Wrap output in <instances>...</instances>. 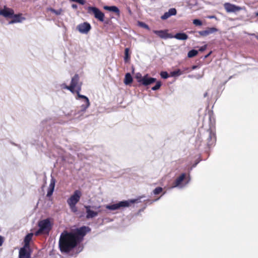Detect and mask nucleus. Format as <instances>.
Here are the masks:
<instances>
[{"label": "nucleus", "instance_id": "f257e3e1", "mask_svg": "<svg viewBox=\"0 0 258 258\" xmlns=\"http://www.w3.org/2000/svg\"><path fill=\"white\" fill-rule=\"evenodd\" d=\"M90 231V228L86 226L71 232L63 231L60 235L58 242L60 251L62 253H69L82 241L84 237Z\"/></svg>", "mask_w": 258, "mask_h": 258}, {"label": "nucleus", "instance_id": "f03ea898", "mask_svg": "<svg viewBox=\"0 0 258 258\" xmlns=\"http://www.w3.org/2000/svg\"><path fill=\"white\" fill-rule=\"evenodd\" d=\"M52 225L53 223L51 222L49 218L40 220L38 223L39 228L35 232V235H48L52 228Z\"/></svg>", "mask_w": 258, "mask_h": 258}, {"label": "nucleus", "instance_id": "7ed1b4c3", "mask_svg": "<svg viewBox=\"0 0 258 258\" xmlns=\"http://www.w3.org/2000/svg\"><path fill=\"white\" fill-rule=\"evenodd\" d=\"M82 196V192L80 190H76L72 195L67 200V203L73 213H76L78 209L76 207L77 204L79 202Z\"/></svg>", "mask_w": 258, "mask_h": 258}, {"label": "nucleus", "instance_id": "20e7f679", "mask_svg": "<svg viewBox=\"0 0 258 258\" xmlns=\"http://www.w3.org/2000/svg\"><path fill=\"white\" fill-rule=\"evenodd\" d=\"M137 201V200H133L131 201H120L116 204L106 205L105 208L110 211H114L119 209L121 208L128 207L131 205V204H134L136 203Z\"/></svg>", "mask_w": 258, "mask_h": 258}, {"label": "nucleus", "instance_id": "39448f33", "mask_svg": "<svg viewBox=\"0 0 258 258\" xmlns=\"http://www.w3.org/2000/svg\"><path fill=\"white\" fill-rule=\"evenodd\" d=\"M80 78L78 74H76L71 80V83L70 87H67L68 90L70 91L72 93H75V90H78L79 86L80 89H82L81 82L79 81Z\"/></svg>", "mask_w": 258, "mask_h": 258}, {"label": "nucleus", "instance_id": "423d86ee", "mask_svg": "<svg viewBox=\"0 0 258 258\" xmlns=\"http://www.w3.org/2000/svg\"><path fill=\"white\" fill-rule=\"evenodd\" d=\"M88 12L89 14H93L94 17L100 22L104 21L105 15L98 8L94 7H89Z\"/></svg>", "mask_w": 258, "mask_h": 258}, {"label": "nucleus", "instance_id": "0eeeda50", "mask_svg": "<svg viewBox=\"0 0 258 258\" xmlns=\"http://www.w3.org/2000/svg\"><path fill=\"white\" fill-rule=\"evenodd\" d=\"M224 8L227 13H235L241 11L242 8L239 6H236L229 3L224 4Z\"/></svg>", "mask_w": 258, "mask_h": 258}, {"label": "nucleus", "instance_id": "6e6552de", "mask_svg": "<svg viewBox=\"0 0 258 258\" xmlns=\"http://www.w3.org/2000/svg\"><path fill=\"white\" fill-rule=\"evenodd\" d=\"M81 89H80V87L79 86L78 90H75V93H77L78 98L83 99L85 100V104H83L81 106L82 110L85 111L86 110L87 108H88L89 107L90 104L89 100L87 97L83 95H81L80 94Z\"/></svg>", "mask_w": 258, "mask_h": 258}, {"label": "nucleus", "instance_id": "1a4fd4ad", "mask_svg": "<svg viewBox=\"0 0 258 258\" xmlns=\"http://www.w3.org/2000/svg\"><path fill=\"white\" fill-rule=\"evenodd\" d=\"M153 33L156 34L160 38L162 39L171 38H173V36L169 33H168L167 30H153Z\"/></svg>", "mask_w": 258, "mask_h": 258}, {"label": "nucleus", "instance_id": "9d476101", "mask_svg": "<svg viewBox=\"0 0 258 258\" xmlns=\"http://www.w3.org/2000/svg\"><path fill=\"white\" fill-rule=\"evenodd\" d=\"M0 15L6 18H11L14 15V10L5 6L4 9L0 10Z\"/></svg>", "mask_w": 258, "mask_h": 258}, {"label": "nucleus", "instance_id": "9b49d317", "mask_svg": "<svg viewBox=\"0 0 258 258\" xmlns=\"http://www.w3.org/2000/svg\"><path fill=\"white\" fill-rule=\"evenodd\" d=\"M77 28L80 32L82 33H87L90 30L91 27L89 23L84 22L79 25Z\"/></svg>", "mask_w": 258, "mask_h": 258}, {"label": "nucleus", "instance_id": "f8f14e48", "mask_svg": "<svg viewBox=\"0 0 258 258\" xmlns=\"http://www.w3.org/2000/svg\"><path fill=\"white\" fill-rule=\"evenodd\" d=\"M84 207L86 209V217L87 219L94 218L98 215V212L92 210L90 206H85Z\"/></svg>", "mask_w": 258, "mask_h": 258}, {"label": "nucleus", "instance_id": "ddd939ff", "mask_svg": "<svg viewBox=\"0 0 258 258\" xmlns=\"http://www.w3.org/2000/svg\"><path fill=\"white\" fill-rule=\"evenodd\" d=\"M29 249L25 247L21 248L19 250V258H31V253L28 250Z\"/></svg>", "mask_w": 258, "mask_h": 258}, {"label": "nucleus", "instance_id": "4468645a", "mask_svg": "<svg viewBox=\"0 0 258 258\" xmlns=\"http://www.w3.org/2000/svg\"><path fill=\"white\" fill-rule=\"evenodd\" d=\"M218 31V29L214 27H208L203 31H199L198 33L200 36L205 37L211 34L214 33Z\"/></svg>", "mask_w": 258, "mask_h": 258}, {"label": "nucleus", "instance_id": "2eb2a0df", "mask_svg": "<svg viewBox=\"0 0 258 258\" xmlns=\"http://www.w3.org/2000/svg\"><path fill=\"white\" fill-rule=\"evenodd\" d=\"M141 81L144 86H147L155 82L156 79L154 78L149 77L148 75H146L143 77V79Z\"/></svg>", "mask_w": 258, "mask_h": 258}, {"label": "nucleus", "instance_id": "dca6fc26", "mask_svg": "<svg viewBox=\"0 0 258 258\" xmlns=\"http://www.w3.org/2000/svg\"><path fill=\"white\" fill-rule=\"evenodd\" d=\"M216 141V137L214 134L211 131L210 132L209 137L207 139V145L210 148L211 146L214 145Z\"/></svg>", "mask_w": 258, "mask_h": 258}, {"label": "nucleus", "instance_id": "f3484780", "mask_svg": "<svg viewBox=\"0 0 258 258\" xmlns=\"http://www.w3.org/2000/svg\"><path fill=\"white\" fill-rule=\"evenodd\" d=\"M186 178V174L182 173L173 183V187L179 186Z\"/></svg>", "mask_w": 258, "mask_h": 258}, {"label": "nucleus", "instance_id": "a211bd4d", "mask_svg": "<svg viewBox=\"0 0 258 258\" xmlns=\"http://www.w3.org/2000/svg\"><path fill=\"white\" fill-rule=\"evenodd\" d=\"M33 237V233L28 234L24 238V246L23 247L29 248L30 242L32 240Z\"/></svg>", "mask_w": 258, "mask_h": 258}, {"label": "nucleus", "instance_id": "6ab92c4d", "mask_svg": "<svg viewBox=\"0 0 258 258\" xmlns=\"http://www.w3.org/2000/svg\"><path fill=\"white\" fill-rule=\"evenodd\" d=\"M173 37L178 40H185L188 38V36L184 33H177Z\"/></svg>", "mask_w": 258, "mask_h": 258}, {"label": "nucleus", "instance_id": "aec40b11", "mask_svg": "<svg viewBox=\"0 0 258 258\" xmlns=\"http://www.w3.org/2000/svg\"><path fill=\"white\" fill-rule=\"evenodd\" d=\"M104 9L105 10H107L110 12H113L117 14H119V10L116 6H105L103 7Z\"/></svg>", "mask_w": 258, "mask_h": 258}, {"label": "nucleus", "instance_id": "412c9836", "mask_svg": "<svg viewBox=\"0 0 258 258\" xmlns=\"http://www.w3.org/2000/svg\"><path fill=\"white\" fill-rule=\"evenodd\" d=\"M21 15V14L15 15L14 14L13 17L12 18L13 19L9 22V24L21 22V19L22 18Z\"/></svg>", "mask_w": 258, "mask_h": 258}, {"label": "nucleus", "instance_id": "4be33fe9", "mask_svg": "<svg viewBox=\"0 0 258 258\" xmlns=\"http://www.w3.org/2000/svg\"><path fill=\"white\" fill-rule=\"evenodd\" d=\"M133 82V78L131 75L130 73H126L125 75L124 80V83L125 85H129Z\"/></svg>", "mask_w": 258, "mask_h": 258}, {"label": "nucleus", "instance_id": "5701e85b", "mask_svg": "<svg viewBox=\"0 0 258 258\" xmlns=\"http://www.w3.org/2000/svg\"><path fill=\"white\" fill-rule=\"evenodd\" d=\"M47 11H50V12H51L52 13L55 14L56 15H61L62 12V9H60L59 10H56L53 8H48L47 9Z\"/></svg>", "mask_w": 258, "mask_h": 258}, {"label": "nucleus", "instance_id": "b1692460", "mask_svg": "<svg viewBox=\"0 0 258 258\" xmlns=\"http://www.w3.org/2000/svg\"><path fill=\"white\" fill-rule=\"evenodd\" d=\"M198 52L197 50L195 49H192L188 51L187 53V56L189 58L193 57L197 55Z\"/></svg>", "mask_w": 258, "mask_h": 258}, {"label": "nucleus", "instance_id": "393cba45", "mask_svg": "<svg viewBox=\"0 0 258 258\" xmlns=\"http://www.w3.org/2000/svg\"><path fill=\"white\" fill-rule=\"evenodd\" d=\"M129 51L130 49L128 48H126L124 50V61L125 62L127 61V60L130 59L129 55Z\"/></svg>", "mask_w": 258, "mask_h": 258}, {"label": "nucleus", "instance_id": "a878e982", "mask_svg": "<svg viewBox=\"0 0 258 258\" xmlns=\"http://www.w3.org/2000/svg\"><path fill=\"white\" fill-rule=\"evenodd\" d=\"M55 179L54 178H51L50 180V183L49 184L48 188L54 189L55 187Z\"/></svg>", "mask_w": 258, "mask_h": 258}, {"label": "nucleus", "instance_id": "bb28decb", "mask_svg": "<svg viewBox=\"0 0 258 258\" xmlns=\"http://www.w3.org/2000/svg\"><path fill=\"white\" fill-rule=\"evenodd\" d=\"M163 191V188L161 187H157L153 190L154 195H159Z\"/></svg>", "mask_w": 258, "mask_h": 258}, {"label": "nucleus", "instance_id": "cd10ccee", "mask_svg": "<svg viewBox=\"0 0 258 258\" xmlns=\"http://www.w3.org/2000/svg\"><path fill=\"white\" fill-rule=\"evenodd\" d=\"M161 86V82L160 81H158L156 82V84L155 86L152 88V90L153 91H156L158 90Z\"/></svg>", "mask_w": 258, "mask_h": 258}, {"label": "nucleus", "instance_id": "c85d7f7f", "mask_svg": "<svg viewBox=\"0 0 258 258\" xmlns=\"http://www.w3.org/2000/svg\"><path fill=\"white\" fill-rule=\"evenodd\" d=\"M168 12L171 16H174L176 14V10L175 8H171L169 10Z\"/></svg>", "mask_w": 258, "mask_h": 258}, {"label": "nucleus", "instance_id": "c756f323", "mask_svg": "<svg viewBox=\"0 0 258 258\" xmlns=\"http://www.w3.org/2000/svg\"><path fill=\"white\" fill-rule=\"evenodd\" d=\"M135 77H136V79L137 80V81H138V82L139 83H142V81L141 80L143 79V77L142 76L141 74L137 73L136 74Z\"/></svg>", "mask_w": 258, "mask_h": 258}, {"label": "nucleus", "instance_id": "7c9ffc66", "mask_svg": "<svg viewBox=\"0 0 258 258\" xmlns=\"http://www.w3.org/2000/svg\"><path fill=\"white\" fill-rule=\"evenodd\" d=\"M193 23L196 26H201L202 25V21L199 19L194 20Z\"/></svg>", "mask_w": 258, "mask_h": 258}, {"label": "nucleus", "instance_id": "2f4dec72", "mask_svg": "<svg viewBox=\"0 0 258 258\" xmlns=\"http://www.w3.org/2000/svg\"><path fill=\"white\" fill-rule=\"evenodd\" d=\"M160 76L163 79H167L169 77L168 74L166 72H162L160 73Z\"/></svg>", "mask_w": 258, "mask_h": 258}, {"label": "nucleus", "instance_id": "473e14b6", "mask_svg": "<svg viewBox=\"0 0 258 258\" xmlns=\"http://www.w3.org/2000/svg\"><path fill=\"white\" fill-rule=\"evenodd\" d=\"M171 16L169 14H168V12H166L163 15H162L161 16V19L162 20H166L167 19V18H168L169 17H170Z\"/></svg>", "mask_w": 258, "mask_h": 258}, {"label": "nucleus", "instance_id": "72a5a7b5", "mask_svg": "<svg viewBox=\"0 0 258 258\" xmlns=\"http://www.w3.org/2000/svg\"><path fill=\"white\" fill-rule=\"evenodd\" d=\"M53 189L48 188L47 190V197H51L53 194Z\"/></svg>", "mask_w": 258, "mask_h": 258}, {"label": "nucleus", "instance_id": "f704fd0d", "mask_svg": "<svg viewBox=\"0 0 258 258\" xmlns=\"http://www.w3.org/2000/svg\"><path fill=\"white\" fill-rule=\"evenodd\" d=\"M72 2H75L76 3H79V4H81L82 5H83L85 3V0H71Z\"/></svg>", "mask_w": 258, "mask_h": 258}, {"label": "nucleus", "instance_id": "c9c22d12", "mask_svg": "<svg viewBox=\"0 0 258 258\" xmlns=\"http://www.w3.org/2000/svg\"><path fill=\"white\" fill-rule=\"evenodd\" d=\"M140 26H141L142 27L145 28V29H147L148 30L150 29L149 26L147 24L144 23L140 22Z\"/></svg>", "mask_w": 258, "mask_h": 258}, {"label": "nucleus", "instance_id": "e433bc0d", "mask_svg": "<svg viewBox=\"0 0 258 258\" xmlns=\"http://www.w3.org/2000/svg\"><path fill=\"white\" fill-rule=\"evenodd\" d=\"M172 74L174 76H179V75H180L181 74L180 71L179 70H177V71H174L173 73H172Z\"/></svg>", "mask_w": 258, "mask_h": 258}, {"label": "nucleus", "instance_id": "4c0bfd02", "mask_svg": "<svg viewBox=\"0 0 258 258\" xmlns=\"http://www.w3.org/2000/svg\"><path fill=\"white\" fill-rule=\"evenodd\" d=\"M207 45H205L202 46L199 49V51H201V52L205 51L207 49Z\"/></svg>", "mask_w": 258, "mask_h": 258}, {"label": "nucleus", "instance_id": "58836bf2", "mask_svg": "<svg viewBox=\"0 0 258 258\" xmlns=\"http://www.w3.org/2000/svg\"><path fill=\"white\" fill-rule=\"evenodd\" d=\"M4 241V237L0 235V246L3 245Z\"/></svg>", "mask_w": 258, "mask_h": 258}, {"label": "nucleus", "instance_id": "ea45409f", "mask_svg": "<svg viewBox=\"0 0 258 258\" xmlns=\"http://www.w3.org/2000/svg\"><path fill=\"white\" fill-rule=\"evenodd\" d=\"M62 86H63V88L66 89L67 90H68L67 87H70V86H68V85H67L66 84H63Z\"/></svg>", "mask_w": 258, "mask_h": 258}, {"label": "nucleus", "instance_id": "a19ab883", "mask_svg": "<svg viewBox=\"0 0 258 258\" xmlns=\"http://www.w3.org/2000/svg\"><path fill=\"white\" fill-rule=\"evenodd\" d=\"M72 7H73V8H77V5H75V4L72 5Z\"/></svg>", "mask_w": 258, "mask_h": 258}, {"label": "nucleus", "instance_id": "79ce46f5", "mask_svg": "<svg viewBox=\"0 0 258 258\" xmlns=\"http://www.w3.org/2000/svg\"><path fill=\"white\" fill-rule=\"evenodd\" d=\"M211 52H212L211 51V52H209L207 55H206L205 56V58L208 57V56L211 54Z\"/></svg>", "mask_w": 258, "mask_h": 258}, {"label": "nucleus", "instance_id": "37998d69", "mask_svg": "<svg viewBox=\"0 0 258 258\" xmlns=\"http://www.w3.org/2000/svg\"><path fill=\"white\" fill-rule=\"evenodd\" d=\"M207 93H206L204 95V96L205 97L206 96H207Z\"/></svg>", "mask_w": 258, "mask_h": 258}, {"label": "nucleus", "instance_id": "c03bdc74", "mask_svg": "<svg viewBox=\"0 0 258 258\" xmlns=\"http://www.w3.org/2000/svg\"><path fill=\"white\" fill-rule=\"evenodd\" d=\"M256 16H258V12L256 13Z\"/></svg>", "mask_w": 258, "mask_h": 258}]
</instances>
